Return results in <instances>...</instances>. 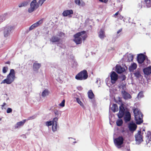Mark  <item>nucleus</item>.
Wrapping results in <instances>:
<instances>
[{"mask_svg":"<svg viewBox=\"0 0 151 151\" xmlns=\"http://www.w3.org/2000/svg\"><path fill=\"white\" fill-rule=\"evenodd\" d=\"M87 37L86 32L82 31L74 35V39L73 40L77 44H80L81 43L82 40H85Z\"/></svg>","mask_w":151,"mask_h":151,"instance_id":"nucleus-1","label":"nucleus"},{"mask_svg":"<svg viewBox=\"0 0 151 151\" xmlns=\"http://www.w3.org/2000/svg\"><path fill=\"white\" fill-rule=\"evenodd\" d=\"M15 78L14 70L13 69H11L9 73L7 76L6 78L2 81L1 84L6 83L7 84H10L14 81Z\"/></svg>","mask_w":151,"mask_h":151,"instance_id":"nucleus-2","label":"nucleus"},{"mask_svg":"<svg viewBox=\"0 0 151 151\" xmlns=\"http://www.w3.org/2000/svg\"><path fill=\"white\" fill-rule=\"evenodd\" d=\"M134 113L136 123L137 124H140L143 122L142 119V114L137 108L134 110Z\"/></svg>","mask_w":151,"mask_h":151,"instance_id":"nucleus-3","label":"nucleus"},{"mask_svg":"<svg viewBox=\"0 0 151 151\" xmlns=\"http://www.w3.org/2000/svg\"><path fill=\"white\" fill-rule=\"evenodd\" d=\"M40 6L39 1L37 2L36 0H33L30 3V7L28 8V12L29 13L33 12Z\"/></svg>","mask_w":151,"mask_h":151,"instance_id":"nucleus-4","label":"nucleus"},{"mask_svg":"<svg viewBox=\"0 0 151 151\" xmlns=\"http://www.w3.org/2000/svg\"><path fill=\"white\" fill-rule=\"evenodd\" d=\"M88 77L87 71L85 70L81 71L75 77V78L80 80H84L87 78Z\"/></svg>","mask_w":151,"mask_h":151,"instance_id":"nucleus-5","label":"nucleus"},{"mask_svg":"<svg viewBox=\"0 0 151 151\" xmlns=\"http://www.w3.org/2000/svg\"><path fill=\"white\" fill-rule=\"evenodd\" d=\"M124 140L122 137H119L114 139V142L115 146L118 148H120L123 143Z\"/></svg>","mask_w":151,"mask_h":151,"instance_id":"nucleus-6","label":"nucleus"},{"mask_svg":"<svg viewBox=\"0 0 151 151\" xmlns=\"http://www.w3.org/2000/svg\"><path fill=\"white\" fill-rule=\"evenodd\" d=\"M143 134L140 131H139L135 135V138L137 144H140L143 141Z\"/></svg>","mask_w":151,"mask_h":151,"instance_id":"nucleus-7","label":"nucleus"},{"mask_svg":"<svg viewBox=\"0 0 151 151\" xmlns=\"http://www.w3.org/2000/svg\"><path fill=\"white\" fill-rule=\"evenodd\" d=\"M12 28V27L7 26L4 28L3 32L4 36L5 37H7L9 36Z\"/></svg>","mask_w":151,"mask_h":151,"instance_id":"nucleus-8","label":"nucleus"},{"mask_svg":"<svg viewBox=\"0 0 151 151\" xmlns=\"http://www.w3.org/2000/svg\"><path fill=\"white\" fill-rule=\"evenodd\" d=\"M125 109L123 106V105L122 104L119 106V113L117 114L118 117L120 119L123 117L124 114H125Z\"/></svg>","mask_w":151,"mask_h":151,"instance_id":"nucleus-9","label":"nucleus"},{"mask_svg":"<svg viewBox=\"0 0 151 151\" xmlns=\"http://www.w3.org/2000/svg\"><path fill=\"white\" fill-rule=\"evenodd\" d=\"M111 82L113 84H114L118 78V75L114 72L111 73L110 75Z\"/></svg>","mask_w":151,"mask_h":151,"instance_id":"nucleus-10","label":"nucleus"},{"mask_svg":"<svg viewBox=\"0 0 151 151\" xmlns=\"http://www.w3.org/2000/svg\"><path fill=\"white\" fill-rule=\"evenodd\" d=\"M146 56L142 54L138 55L137 58V61L139 63H142L144 60H146L145 59Z\"/></svg>","mask_w":151,"mask_h":151,"instance_id":"nucleus-11","label":"nucleus"},{"mask_svg":"<svg viewBox=\"0 0 151 151\" xmlns=\"http://www.w3.org/2000/svg\"><path fill=\"white\" fill-rule=\"evenodd\" d=\"M73 14L72 10H65L62 13V15L64 17L68 16L69 17H71L72 15Z\"/></svg>","mask_w":151,"mask_h":151,"instance_id":"nucleus-12","label":"nucleus"},{"mask_svg":"<svg viewBox=\"0 0 151 151\" xmlns=\"http://www.w3.org/2000/svg\"><path fill=\"white\" fill-rule=\"evenodd\" d=\"M133 55L132 54L127 53L124 57V59L126 61L130 62L132 60Z\"/></svg>","mask_w":151,"mask_h":151,"instance_id":"nucleus-13","label":"nucleus"},{"mask_svg":"<svg viewBox=\"0 0 151 151\" xmlns=\"http://www.w3.org/2000/svg\"><path fill=\"white\" fill-rule=\"evenodd\" d=\"M58 118L56 117L54 118V121L53 124L52 125V130L53 132H55L57 131L58 128L57 121Z\"/></svg>","mask_w":151,"mask_h":151,"instance_id":"nucleus-14","label":"nucleus"},{"mask_svg":"<svg viewBox=\"0 0 151 151\" xmlns=\"http://www.w3.org/2000/svg\"><path fill=\"white\" fill-rule=\"evenodd\" d=\"M43 22V20L41 19L36 23L34 24L31 25L29 28V31L32 30L35 28L37 27L40 24H42Z\"/></svg>","mask_w":151,"mask_h":151,"instance_id":"nucleus-15","label":"nucleus"},{"mask_svg":"<svg viewBox=\"0 0 151 151\" xmlns=\"http://www.w3.org/2000/svg\"><path fill=\"white\" fill-rule=\"evenodd\" d=\"M98 35L101 39L103 40L106 37L104 29H101L98 32Z\"/></svg>","mask_w":151,"mask_h":151,"instance_id":"nucleus-16","label":"nucleus"},{"mask_svg":"<svg viewBox=\"0 0 151 151\" xmlns=\"http://www.w3.org/2000/svg\"><path fill=\"white\" fill-rule=\"evenodd\" d=\"M131 118V116L130 112L128 111H126L125 112L124 116V119L125 122H127L130 121Z\"/></svg>","mask_w":151,"mask_h":151,"instance_id":"nucleus-17","label":"nucleus"},{"mask_svg":"<svg viewBox=\"0 0 151 151\" xmlns=\"http://www.w3.org/2000/svg\"><path fill=\"white\" fill-rule=\"evenodd\" d=\"M147 137L146 142L147 146L149 147L151 145V132H147Z\"/></svg>","mask_w":151,"mask_h":151,"instance_id":"nucleus-18","label":"nucleus"},{"mask_svg":"<svg viewBox=\"0 0 151 151\" xmlns=\"http://www.w3.org/2000/svg\"><path fill=\"white\" fill-rule=\"evenodd\" d=\"M30 2L29 0H26L23 1L18 4V7L19 8H21L23 7H26L29 4Z\"/></svg>","mask_w":151,"mask_h":151,"instance_id":"nucleus-19","label":"nucleus"},{"mask_svg":"<svg viewBox=\"0 0 151 151\" xmlns=\"http://www.w3.org/2000/svg\"><path fill=\"white\" fill-rule=\"evenodd\" d=\"M26 121V119H24L22 121L17 122L15 125V129L19 128L24 125Z\"/></svg>","mask_w":151,"mask_h":151,"instance_id":"nucleus-20","label":"nucleus"},{"mask_svg":"<svg viewBox=\"0 0 151 151\" xmlns=\"http://www.w3.org/2000/svg\"><path fill=\"white\" fill-rule=\"evenodd\" d=\"M122 96L124 99H127L131 98V96L130 94L125 91H122Z\"/></svg>","mask_w":151,"mask_h":151,"instance_id":"nucleus-21","label":"nucleus"},{"mask_svg":"<svg viewBox=\"0 0 151 151\" xmlns=\"http://www.w3.org/2000/svg\"><path fill=\"white\" fill-rule=\"evenodd\" d=\"M60 38L59 37L57 36H53L50 39V40L51 42H57L58 43V45L60 46V43H58L60 40Z\"/></svg>","mask_w":151,"mask_h":151,"instance_id":"nucleus-22","label":"nucleus"},{"mask_svg":"<svg viewBox=\"0 0 151 151\" xmlns=\"http://www.w3.org/2000/svg\"><path fill=\"white\" fill-rule=\"evenodd\" d=\"M116 70L118 73H121L124 72L125 70L124 68L120 65H117L116 66Z\"/></svg>","mask_w":151,"mask_h":151,"instance_id":"nucleus-23","label":"nucleus"},{"mask_svg":"<svg viewBox=\"0 0 151 151\" xmlns=\"http://www.w3.org/2000/svg\"><path fill=\"white\" fill-rule=\"evenodd\" d=\"M143 72L145 75H148L151 73V66L143 69Z\"/></svg>","mask_w":151,"mask_h":151,"instance_id":"nucleus-24","label":"nucleus"},{"mask_svg":"<svg viewBox=\"0 0 151 151\" xmlns=\"http://www.w3.org/2000/svg\"><path fill=\"white\" fill-rule=\"evenodd\" d=\"M75 4L79 6H83L85 5V3L82 0H75Z\"/></svg>","mask_w":151,"mask_h":151,"instance_id":"nucleus-25","label":"nucleus"},{"mask_svg":"<svg viewBox=\"0 0 151 151\" xmlns=\"http://www.w3.org/2000/svg\"><path fill=\"white\" fill-rule=\"evenodd\" d=\"M137 64L134 63H132L129 67V69L130 71H133L136 69L137 68Z\"/></svg>","mask_w":151,"mask_h":151,"instance_id":"nucleus-26","label":"nucleus"},{"mask_svg":"<svg viewBox=\"0 0 151 151\" xmlns=\"http://www.w3.org/2000/svg\"><path fill=\"white\" fill-rule=\"evenodd\" d=\"M129 129L130 131H134L137 128V125L135 124H130L129 125Z\"/></svg>","mask_w":151,"mask_h":151,"instance_id":"nucleus-27","label":"nucleus"},{"mask_svg":"<svg viewBox=\"0 0 151 151\" xmlns=\"http://www.w3.org/2000/svg\"><path fill=\"white\" fill-rule=\"evenodd\" d=\"M49 93V91L48 90L45 89L42 92L41 94V96L43 97H45L48 95Z\"/></svg>","mask_w":151,"mask_h":151,"instance_id":"nucleus-28","label":"nucleus"},{"mask_svg":"<svg viewBox=\"0 0 151 151\" xmlns=\"http://www.w3.org/2000/svg\"><path fill=\"white\" fill-rule=\"evenodd\" d=\"M111 109L114 112L117 111L118 110V108L116 104H114L112 105V106L111 108Z\"/></svg>","mask_w":151,"mask_h":151,"instance_id":"nucleus-29","label":"nucleus"},{"mask_svg":"<svg viewBox=\"0 0 151 151\" xmlns=\"http://www.w3.org/2000/svg\"><path fill=\"white\" fill-rule=\"evenodd\" d=\"M41 65L40 64L35 63L33 64V68L34 70H38L40 67Z\"/></svg>","mask_w":151,"mask_h":151,"instance_id":"nucleus-30","label":"nucleus"},{"mask_svg":"<svg viewBox=\"0 0 151 151\" xmlns=\"http://www.w3.org/2000/svg\"><path fill=\"white\" fill-rule=\"evenodd\" d=\"M54 118L52 119V121H47L45 123L46 126L49 127L50 126H51L52 125L53 122H54Z\"/></svg>","mask_w":151,"mask_h":151,"instance_id":"nucleus-31","label":"nucleus"},{"mask_svg":"<svg viewBox=\"0 0 151 151\" xmlns=\"http://www.w3.org/2000/svg\"><path fill=\"white\" fill-rule=\"evenodd\" d=\"M88 97L90 99H93L94 97V94L91 90L88 91Z\"/></svg>","mask_w":151,"mask_h":151,"instance_id":"nucleus-32","label":"nucleus"},{"mask_svg":"<svg viewBox=\"0 0 151 151\" xmlns=\"http://www.w3.org/2000/svg\"><path fill=\"white\" fill-rule=\"evenodd\" d=\"M119 88L122 89V91H125L126 89V84L122 83L121 85L119 86Z\"/></svg>","mask_w":151,"mask_h":151,"instance_id":"nucleus-33","label":"nucleus"},{"mask_svg":"<svg viewBox=\"0 0 151 151\" xmlns=\"http://www.w3.org/2000/svg\"><path fill=\"white\" fill-rule=\"evenodd\" d=\"M145 1L147 7H150L151 6V1L150 0H145Z\"/></svg>","mask_w":151,"mask_h":151,"instance_id":"nucleus-34","label":"nucleus"},{"mask_svg":"<svg viewBox=\"0 0 151 151\" xmlns=\"http://www.w3.org/2000/svg\"><path fill=\"white\" fill-rule=\"evenodd\" d=\"M123 123V121L122 119H119L117 120L116 122L117 125L118 126H120L122 125Z\"/></svg>","mask_w":151,"mask_h":151,"instance_id":"nucleus-35","label":"nucleus"},{"mask_svg":"<svg viewBox=\"0 0 151 151\" xmlns=\"http://www.w3.org/2000/svg\"><path fill=\"white\" fill-rule=\"evenodd\" d=\"M135 76L137 78H141L142 76L139 71H137L134 73Z\"/></svg>","mask_w":151,"mask_h":151,"instance_id":"nucleus-36","label":"nucleus"},{"mask_svg":"<svg viewBox=\"0 0 151 151\" xmlns=\"http://www.w3.org/2000/svg\"><path fill=\"white\" fill-rule=\"evenodd\" d=\"M76 99V101L77 102V103L79 104L82 107H83V103L81 102V101L80 100V99L78 98H77Z\"/></svg>","mask_w":151,"mask_h":151,"instance_id":"nucleus-37","label":"nucleus"},{"mask_svg":"<svg viewBox=\"0 0 151 151\" xmlns=\"http://www.w3.org/2000/svg\"><path fill=\"white\" fill-rule=\"evenodd\" d=\"M143 93L142 92H140L138 93L137 96V98L138 99L141 98L143 97Z\"/></svg>","mask_w":151,"mask_h":151,"instance_id":"nucleus-38","label":"nucleus"},{"mask_svg":"<svg viewBox=\"0 0 151 151\" xmlns=\"http://www.w3.org/2000/svg\"><path fill=\"white\" fill-rule=\"evenodd\" d=\"M65 100H63L62 101V102L59 104V106L63 107L65 106Z\"/></svg>","mask_w":151,"mask_h":151,"instance_id":"nucleus-39","label":"nucleus"},{"mask_svg":"<svg viewBox=\"0 0 151 151\" xmlns=\"http://www.w3.org/2000/svg\"><path fill=\"white\" fill-rule=\"evenodd\" d=\"M8 68L7 67H4L3 68L2 71L4 73H5L7 71Z\"/></svg>","mask_w":151,"mask_h":151,"instance_id":"nucleus-40","label":"nucleus"},{"mask_svg":"<svg viewBox=\"0 0 151 151\" xmlns=\"http://www.w3.org/2000/svg\"><path fill=\"white\" fill-rule=\"evenodd\" d=\"M69 139H70V141L71 142H73V143H76V141H74L75 140V139H73L71 137H68V138Z\"/></svg>","mask_w":151,"mask_h":151,"instance_id":"nucleus-41","label":"nucleus"},{"mask_svg":"<svg viewBox=\"0 0 151 151\" xmlns=\"http://www.w3.org/2000/svg\"><path fill=\"white\" fill-rule=\"evenodd\" d=\"M58 36L60 37H61L64 36V34L62 32H60L58 33Z\"/></svg>","mask_w":151,"mask_h":151,"instance_id":"nucleus-42","label":"nucleus"},{"mask_svg":"<svg viewBox=\"0 0 151 151\" xmlns=\"http://www.w3.org/2000/svg\"><path fill=\"white\" fill-rule=\"evenodd\" d=\"M12 111V109L11 108H8L7 111L6 112L7 113H11Z\"/></svg>","mask_w":151,"mask_h":151,"instance_id":"nucleus-43","label":"nucleus"},{"mask_svg":"<svg viewBox=\"0 0 151 151\" xmlns=\"http://www.w3.org/2000/svg\"><path fill=\"white\" fill-rule=\"evenodd\" d=\"M46 0H39V3L40 4V6H41L42 4L44 3V2L46 1Z\"/></svg>","mask_w":151,"mask_h":151,"instance_id":"nucleus-44","label":"nucleus"},{"mask_svg":"<svg viewBox=\"0 0 151 151\" xmlns=\"http://www.w3.org/2000/svg\"><path fill=\"white\" fill-rule=\"evenodd\" d=\"M36 117V116L33 115L32 116L29 117L28 118V120L32 119H35Z\"/></svg>","mask_w":151,"mask_h":151,"instance_id":"nucleus-45","label":"nucleus"},{"mask_svg":"<svg viewBox=\"0 0 151 151\" xmlns=\"http://www.w3.org/2000/svg\"><path fill=\"white\" fill-rule=\"evenodd\" d=\"M108 0H99V1L101 2H104V3H106Z\"/></svg>","mask_w":151,"mask_h":151,"instance_id":"nucleus-46","label":"nucleus"},{"mask_svg":"<svg viewBox=\"0 0 151 151\" xmlns=\"http://www.w3.org/2000/svg\"><path fill=\"white\" fill-rule=\"evenodd\" d=\"M122 31V29L121 28L119 29L117 32V34H119L120 32H121Z\"/></svg>","mask_w":151,"mask_h":151,"instance_id":"nucleus-47","label":"nucleus"},{"mask_svg":"<svg viewBox=\"0 0 151 151\" xmlns=\"http://www.w3.org/2000/svg\"><path fill=\"white\" fill-rule=\"evenodd\" d=\"M6 103H4L3 104L1 105V107H2V109H3V107L5 106H6Z\"/></svg>","mask_w":151,"mask_h":151,"instance_id":"nucleus-48","label":"nucleus"},{"mask_svg":"<svg viewBox=\"0 0 151 151\" xmlns=\"http://www.w3.org/2000/svg\"><path fill=\"white\" fill-rule=\"evenodd\" d=\"M119 14V11L116 12L113 15L115 17H116V16L117 15Z\"/></svg>","mask_w":151,"mask_h":151,"instance_id":"nucleus-49","label":"nucleus"},{"mask_svg":"<svg viewBox=\"0 0 151 151\" xmlns=\"http://www.w3.org/2000/svg\"><path fill=\"white\" fill-rule=\"evenodd\" d=\"M55 113L56 115H58V112L57 111H55Z\"/></svg>","mask_w":151,"mask_h":151,"instance_id":"nucleus-50","label":"nucleus"},{"mask_svg":"<svg viewBox=\"0 0 151 151\" xmlns=\"http://www.w3.org/2000/svg\"><path fill=\"white\" fill-rule=\"evenodd\" d=\"M78 88L79 90H81L82 88L81 86H78Z\"/></svg>","mask_w":151,"mask_h":151,"instance_id":"nucleus-51","label":"nucleus"},{"mask_svg":"<svg viewBox=\"0 0 151 151\" xmlns=\"http://www.w3.org/2000/svg\"><path fill=\"white\" fill-rule=\"evenodd\" d=\"M146 60L147 61V64H145V65H147L148 64V63H149V61L147 59V60Z\"/></svg>","mask_w":151,"mask_h":151,"instance_id":"nucleus-52","label":"nucleus"},{"mask_svg":"<svg viewBox=\"0 0 151 151\" xmlns=\"http://www.w3.org/2000/svg\"><path fill=\"white\" fill-rule=\"evenodd\" d=\"M123 16H122L121 15H120V18L121 19H123Z\"/></svg>","mask_w":151,"mask_h":151,"instance_id":"nucleus-53","label":"nucleus"},{"mask_svg":"<svg viewBox=\"0 0 151 151\" xmlns=\"http://www.w3.org/2000/svg\"><path fill=\"white\" fill-rule=\"evenodd\" d=\"M142 7V4H141L140 6H139V7L141 8Z\"/></svg>","mask_w":151,"mask_h":151,"instance_id":"nucleus-54","label":"nucleus"},{"mask_svg":"<svg viewBox=\"0 0 151 151\" xmlns=\"http://www.w3.org/2000/svg\"><path fill=\"white\" fill-rule=\"evenodd\" d=\"M125 78H126V77H125V76H123V79H124V80L125 79Z\"/></svg>","mask_w":151,"mask_h":151,"instance_id":"nucleus-55","label":"nucleus"},{"mask_svg":"<svg viewBox=\"0 0 151 151\" xmlns=\"http://www.w3.org/2000/svg\"><path fill=\"white\" fill-rule=\"evenodd\" d=\"M59 73H62V71H59Z\"/></svg>","mask_w":151,"mask_h":151,"instance_id":"nucleus-56","label":"nucleus"},{"mask_svg":"<svg viewBox=\"0 0 151 151\" xmlns=\"http://www.w3.org/2000/svg\"><path fill=\"white\" fill-rule=\"evenodd\" d=\"M58 76L59 77H60V75H58Z\"/></svg>","mask_w":151,"mask_h":151,"instance_id":"nucleus-57","label":"nucleus"},{"mask_svg":"<svg viewBox=\"0 0 151 151\" xmlns=\"http://www.w3.org/2000/svg\"><path fill=\"white\" fill-rule=\"evenodd\" d=\"M1 118L0 117V121L1 120Z\"/></svg>","mask_w":151,"mask_h":151,"instance_id":"nucleus-58","label":"nucleus"},{"mask_svg":"<svg viewBox=\"0 0 151 151\" xmlns=\"http://www.w3.org/2000/svg\"><path fill=\"white\" fill-rule=\"evenodd\" d=\"M127 151H129V150H127Z\"/></svg>","mask_w":151,"mask_h":151,"instance_id":"nucleus-59","label":"nucleus"}]
</instances>
